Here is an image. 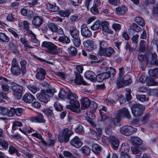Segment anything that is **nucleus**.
Returning a JSON list of instances; mask_svg holds the SVG:
<instances>
[{"mask_svg":"<svg viewBox=\"0 0 158 158\" xmlns=\"http://www.w3.org/2000/svg\"><path fill=\"white\" fill-rule=\"evenodd\" d=\"M42 46L46 49L47 52L51 54H57L62 52L61 48L51 42L44 41L42 43Z\"/></svg>","mask_w":158,"mask_h":158,"instance_id":"1","label":"nucleus"},{"mask_svg":"<svg viewBox=\"0 0 158 158\" xmlns=\"http://www.w3.org/2000/svg\"><path fill=\"white\" fill-rule=\"evenodd\" d=\"M132 82L131 78L128 75H126L123 78L118 77L117 81V85L118 88L124 87V85H129Z\"/></svg>","mask_w":158,"mask_h":158,"instance_id":"2","label":"nucleus"},{"mask_svg":"<svg viewBox=\"0 0 158 158\" xmlns=\"http://www.w3.org/2000/svg\"><path fill=\"white\" fill-rule=\"evenodd\" d=\"M145 109V106L141 104H135L131 107L132 114L135 117H139L141 116Z\"/></svg>","mask_w":158,"mask_h":158,"instance_id":"3","label":"nucleus"},{"mask_svg":"<svg viewBox=\"0 0 158 158\" xmlns=\"http://www.w3.org/2000/svg\"><path fill=\"white\" fill-rule=\"evenodd\" d=\"M62 135L58 137V140L61 143L67 142L69 140V138L73 132L68 128L63 129L61 131Z\"/></svg>","mask_w":158,"mask_h":158,"instance_id":"4","label":"nucleus"},{"mask_svg":"<svg viewBox=\"0 0 158 158\" xmlns=\"http://www.w3.org/2000/svg\"><path fill=\"white\" fill-rule=\"evenodd\" d=\"M11 85L12 90L15 97L18 99H20L22 96V93L23 89V87L14 82L12 83Z\"/></svg>","mask_w":158,"mask_h":158,"instance_id":"5","label":"nucleus"},{"mask_svg":"<svg viewBox=\"0 0 158 158\" xmlns=\"http://www.w3.org/2000/svg\"><path fill=\"white\" fill-rule=\"evenodd\" d=\"M70 105H67L66 107L70 109L72 111L79 113L80 112V104L79 102L77 100L69 101Z\"/></svg>","mask_w":158,"mask_h":158,"instance_id":"6","label":"nucleus"},{"mask_svg":"<svg viewBox=\"0 0 158 158\" xmlns=\"http://www.w3.org/2000/svg\"><path fill=\"white\" fill-rule=\"evenodd\" d=\"M120 131L122 134L126 136H129L136 132L137 129L132 126L126 125L121 127Z\"/></svg>","mask_w":158,"mask_h":158,"instance_id":"7","label":"nucleus"},{"mask_svg":"<svg viewBox=\"0 0 158 158\" xmlns=\"http://www.w3.org/2000/svg\"><path fill=\"white\" fill-rule=\"evenodd\" d=\"M11 71L12 73L15 76H18L21 73V69L19 66L17 60L14 58L12 61Z\"/></svg>","mask_w":158,"mask_h":158,"instance_id":"8","label":"nucleus"},{"mask_svg":"<svg viewBox=\"0 0 158 158\" xmlns=\"http://www.w3.org/2000/svg\"><path fill=\"white\" fill-rule=\"evenodd\" d=\"M36 97L40 101L44 103H47L49 101V98L48 95L46 94L44 90H42L41 92L38 93Z\"/></svg>","mask_w":158,"mask_h":158,"instance_id":"9","label":"nucleus"},{"mask_svg":"<svg viewBox=\"0 0 158 158\" xmlns=\"http://www.w3.org/2000/svg\"><path fill=\"white\" fill-rule=\"evenodd\" d=\"M29 120L32 123H45L46 122L43 114L40 113L38 114L36 116L31 117L29 118Z\"/></svg>","mask_w":158,"mask_h":158,"instance_id":"10","label":"nucleus"},{"mask_svg":"<svg viewBox=\"0 0 158 158\" xmlns=\"http://www.w3.org/2000/svg\"><path fill=\"white\" fill-rule=\"evenodd\" d=\"M14 110L13 108L10 109L3 106L0 107V114L4 115H7L9 117L13 116Z\"/></svg>","mask_w":158,"mask_h":158,"instance_id":"11","label":"nucleus"},{"mask_svg":"<svg viewBox=\"0 0 158 158\" xmlns=\"http://www.w3.org/2000/svg\"><path fill=\"white\" fill-rule=\"evenodd\" d=\"M81 28V34L83 37H89L92 35V32L85 24H83Z\"/></svg>","mask_w":158,"mask_h":158,"instance_id":"12","label":"nucleus"},{"mask_svg":"<svg viewBox=\"0 0 158 158\" xmlns=\"http://www.w3.org/2000/svg\"><path fill=\"white\" fill-rule=\"evenodd\" d=\"M115 52L114 49L111 47H109L105 49L102 52H100L98 55L105 57H110Z\"/></svg>","mask_w":158,"mask_h":158,"instance_id":"13","label":"nucleus"},{"mask_svg":"<svg viewBox=\"0 0 158 158\" xmlns=\"http://www.w3.org/2000/svg\"><path fill=\"white\" fill-rule=\"evenodd\" d=\"M107 43L104 40H99L95 45V48L98 49V54L100 52H102L105 49V48L107 47Z\"/></svg>","mask_w":158,"mask_h":158,"instance_id":"14","label":"nucleus"},{"mask_svg":"<svg viewBox=\"0 0 158 158\" xmlns=\"http://www.w3.org/2000/svg\"><path fill=\"white\" fill-rule=\"evenodd\" d=\"M9 81L6 78L0 76V83H1V87L2 90L4 92H8L9 90V87L8 84L6 83Z\"/></svg>","mask_w":158,"mask_h":158,"instance_id":"15","label":"nucleus"},{"mask_svg":"<svg viewBox=\"0 0 158 158\" xmlns=\"http://www.w3.org/2000/svg\"><path fill=\"white\" fill-rule=\"evenodd\" d=\"M94 41L92 40H87L83 42L85 48L89 51L93 50L94 48Z\"/></svg>","mask_w":158,"mask_h":158,"instance_id":"16","label":"nucleus"},{"mask_svg":"<svg viewBox=\"0 0 158 158\" xmlns=\"http://www.w3.org/2000/svg\"><path fill=\"white\" fill-rule=\"evenodd\" d=\"M109 141L112 148L114 150H117L119 145V142L118 139L113 135L110 136Z\"/></svg>","mask_w":158,"mask_h":158,"instance_id":"17","label":"nucleus"},{"mask_svg":"<svg viewBox=\"0 0 158 158\" xmlns=\"http://www.w3.org/2000/svg\"><path fill=\"white\" fill-rule=\"evenodd\" d=\"M75 78L73 80L74 82L77 85H86V82L84 81L80 74L77 72H75Z\"/></svg>","mask_w":158,"mask_h":158,"instance_id":"18","label":"nucleus"},{"mask_svg":"<svg viewBox=\"0 0 158 158\" xmlns=\"http://www.w3.org/2000/svg\"><path fill=\"white\" fill-rule=\"evenodd\" d=\"M70 143L72 145L77 148H80L82 145V142L78 137L77 136L74 137L71 140Z\"/></svg>","mask_w":158,"mask_h":158,"instance_id":"19","label":"nucleus"},{"mask_svg":"<svg viewBox=\"0 0 158 158\" xmlns=\"http://www.w3.org/2000/svg\"><path fill=\"white\" fill-rule=\"evenodd\" d=\"M46 74V71L43 69L39 68L37 69L35 77L37 79L43 80L45 78Z\"/></svg>","mask_w":158,"mask_h":158,"instance_id":"20","label":"nucleus"},{"mask_svg":"<svg viewBox=\"0 0 158 158\" xmlns=\"http://www.w3.org/2000/svg\"><path fill=\"white\" fill-rule=\"evenodd\" d=\"M117 116L118 117L125 116L130 118L131 115L128 110L126 108H122L119 109L117 113Z\"/></svg>","mask_w":158,"mask_h":158,"instance_id":"21","label":"nucleus"},{"mask_svg":"<svg viewBox=\"0 0 158 158\" xmlns=\"http://www.w3.org/2000/svg\"><path fill=\"white\" fill-rule=\"evenodd\" d=\"M35 99V97L31 94H26L23 96L22 100L25 103H31Z\"/></svg>","mask_w":158,"mask_h":158,"instance_id":"22","label":"nucleus"},{"mask_svg":"<svg viewBox=\"0 0 158 158\" xmlns=\"http://www.w3.org/2000/svg\"><path fill=\"white\" fill-rule=\"evenodd\" d=\"M109 23L106 21H104L101 23V25L102 27V30L104 32L111 34H113V31L109 29Z\"/></svg>","mask_w":158,"mask_h":158,"instance_id":"23","label":"nucleus"},{"mask_svg":"<svg viewBox=\"0 0 158 158\" xmlns=\"http://www.w3.org/2000/svg\"><path fill=\"white\" fill-rule=\"evenodd\" d=\"M43 22V19L41 17L35 16L32 20V23L35 27H39L42 25Z\"/></svg>","mask_w":158,"mask_h":158,"instance_id":"24","label":"nucleus"},{"mask_svg":"<svg viewBox=\"0 0 158 158\" xmlns=\"http://www.w3.org/2000/svg\"><path fill=\"white\" fill-rule=\"evenodd\" d=\"M81 109L82 110H85L89 107L91 101L87 97H85L81 99Z\"/></svg>","mask_w":158,"mask_h":158,"instance_id":"25","label":"nucleus"},{"mask_svg":"<svg viewBox=\"0 0 158 158\" xmlns=\"http://www.w3.org/2000/svg\"><path fill=\"white\" fill-rule=\"evenodd\" d=\"M131 141L135 146L137 147L142 145L143 143V141L140 138L136 137H131Z\"/></svg>","mask_w":158,"mask_h":158,"instance_id":"26","label":"nucleus"},{"mask_svg":"<svg viewBox=\"0 0 158 158\" xmlns=\"http://www.w3.org/2000/svg\"><path fill=\"white\" fill-rule=\"evenodd\" d=\"M96 75L94 72L91 71H86L85 74L86 78L90 80L91 81H94L96 80Z\"/></svg>","mask_w":158,"mask_h":158,"instance_id":"27","label":"nucleus"},{"mask_svg":"<svg viewBox=\"0 0 158 158\" xmlns=\"http://www.w3.org/2000/svg\"><path fill=\"white\" fill-rule=\"evenodd\" d=\"M70 33L72 37L73 38H79V31L75 27H71L69 30Z\"/></svg>","mask_w":158,"mask_h":158,"instance_id":"28","label":"nucleus"},{"mask_svg":"<svg viewBox=\"0 0 158 158\" xmlns=\"http://www.w3.org/2000/svg\"><path fill=\"white\" fill-rule=\"evenodd\" d=\"M116 13L119 15L125 14L127 11V8L124 6L117 7L115 8Z\"/></svg>","mask_w":158,"mask_h":158,"instance_id":"29","label":"nucleus"},{"mask_svg":"<svg viewBox=\"0 0 158 158\" xmlns=\"http://www.w3.org/2000/svg\"><path fill=\"white\" fill-rule=\"evenodd\" d=\"M43 112L48 117H50L51 120L54 121L55 120L54 114L52 110L49 108H47L43 110Z\"/></svg>","mask_w":158,"mask_h":158,"instance_id":"30","label":"nucleus"},{"mask_svg":"<svg viewBox=\"0 0 158 158\" xmlns=\"http://www.w3.org/2000/svg\"><path fill=\"white\" fill-rule=\"evenodd\" d=\"M21 69L22 74L24 75L26 72V68L27 63L25 59L22 60L20 62Z\"/></svg>","mask_w":158,"mask_h":158,"instance_id":"31","label":"nucleus"},{"mask_svg":"<svg viewBox=\"0 0 158 158\" xmlns=\"http://www.w3.org/2000/svg\"><path fill=\"white\" fill-rule=\"evenodd\" d=\"M19 27H22L25 31H27L30 28L29 23L26 20H24L21 23H19Z\"/></svg>","mask_w":158,"mask_h":158,"instance_id":"32","label":"nucleus"},{"mask_svg":"<svg viewBox=\"0 0 158 158\" xmlns=\"http://www.w3.org/2000/svg\"><path fill=\"white\" fill-rule=\"evenodd\" d=\"M150 63L152 65H158V60L157 59V56L156 53H154L152 54Z\"/></svg>","mask_w":158,"mask_h":158,"instance_id":"33","label":"nucleus"},{"mask_svg":"<svg viewBox=\"0 0 158 158\" xmlns=\"http://www.w3.org/2000/svg\"><path fill=\"white\" fill-rule=\"evenodd\" d=\"M92 151L96 154H100L101 152V147L99 144H94L92 146Z\"/></svg>","mask_w":158,"mask_h":158,"instance_id":"34","label":"nucleus"},{"mask_svg":"<svg viewBox=\"0 0 158 158\" xmlns=\"http://www.w3.org/2000/svg\"><path fill=\"white\" fill-rule=\"evenodd\" d=\"M130 150V147L128 144L126 143H123L121 146L120 150L121 153L122 152L126 153L128 152Z\"/></svg>","mask_w":158,"mask_h":158,"instance_id":"35","label":"nucleus"},{"mask_svg":"<svg viewBox=\"0 0 158 158\" xmlns=\"http://www.w3.org/2000/svg\"><path fill=\"white\" fill-rule=\"evenodd\" d=\"M69 55L71 56H74L77 54V49L73 46H70L68 48Z\"/></svg>","mask_w":158,"mask_h":158,"instance_id":"36","label":"nucleus"},{"mask_svg":"<svg viewBox=\"0 0 158 158\" xmlns=\"http://www.w3.org/2000/svg\"><path fill=\"white\" fill-rule=\"evenodd\" d=\"M46 6L49 10L52 12H57L59 10V8L58 6H54L50 3L47 4Z\"/></svg>","mask_w":158,"mask_h":158,"instance_id":"37","label":"nucleus"},{"mask_svg":"<svg viewBox=\"0 0 158 158\" xmlns=\"http://www.w3.org/2000/svg\"><path fill=\"white\" fill-rule=\"evenodd\" d=\"M148 73L150 77H158V69H150L149 70Z\"/></svg>","mask_w":158,"mask_h":158,"instance_id":"38","label":"nucleus"},{"mask_svg":"<svg viewBox=\"0 0 158 158\" xmlns=\"http://www.w3.org/2000/svg\"><path fill=\"white\" fill-rule=\"evenodd\" d=\"M71 13L70 9H68L65 10H62L59 12V14L62 17H68Z\"/></svg>","mask_w":158,"mask_h":158,"instance_id":"39","label":"nucleus"},{"mask_svg":"<svg viewBox=\"0 0 158 158\" xmlns=\"http://www.w3.org/2000/svg\"><path fill=\"white\" fill-rule=\"evenodd\" d=\"M107 110V108L104 106L99 110V113L101 115L102 120H105L107 118V116L105 113L102 112V111L106 112Z\"/></svg>","mask_w":158,"mask_h":158,"instance_id":"40","label":"nucleus"},{"mask_svg":"<svg viewBox=\"0 0 158 158\" xmlns=\"http://www.w3.org/2000/svg\"><path fill=\"white\" fill-rule=\"evenodd\" d=\"M58 40L63 43L69 44L70 42L69 39L67 36L63 35L58 38Z\"/></svg>","mask_w":158,"mask_h":158,"instance_id":"41","label":"nucleus"},{"mask_svg":"<svg viewBox=\"0 0 158 158\" xmlns=\"http://www.w3.org/2000/svg\"><path fill=\"white\" fill-rule=\"evenodd\" d=\"M146 42L144 40H141L140 41L139 45V51L141 52H144L146 50Z\"/></svg>","mask_w":158,"mask_h":158,"instance_id":"42","label":"nucleus"},{"mask_svg":"<svg viewBox=\"0 0 158 158\" xmlns=\"http://www.w3.org/2000/svg\"><path fill=\"white\" fill-rule=\"evenodd\" d=\"M136 23L142 27L145 26V23L144 19L140 17H137L135 19Z\"/></svg>","mask_w":158,"mask_h":158,"instance_id":"43","label":"nucleus"},{"mask_svg":"<svg viewBox=\"0 0 158 158\" xmlns=\"http://www.w3.org/2000/svg\"><path fill=\"white\" fill-rule=\"evenodd\" d=\"M20 41L22 44L23 45L24 47H25L26 49L28 48H33V47L29 45L28 44V41H27L24 37H21L20 38Z\"/></svg>","mask_w":158,"mask_h":158,"instance_id":"44","label":"nucleus"},{"mask_svg":"<svg viewBox=\"0 0 158 158\" xmlns=\"http://www.w3.org/2000/svg\"><path fill=\"white\" fill-rule=\"evenodd\" d=\"M67 98L69 100V101L76 100L78 98V97L77 94L71 92L68 94Z\"/></svg>","mask_w":158,"mask_h":158,"instance_id":"45","label":"nucleus"},{"mask_svg":"<svg viewBox=\"0 0 158 158\" xmlns=\"http://www.w3.org/2000/svg\"><path fill=\"white\" fill-rule=\"evenodd\" d=\"M0 145L3 149L6 150L9 146L8 142L6 140H3L0 138Z\"/></svg>","mask_w":158,"mask_h":158,"instance_id":"46","label":"nucleus"},{"mask_svg":"<svg viewBox=\"0 0 158 158\" xmlns=\"http://www.w3.org/2000/svg\"><path fill=\"white\" fill-rule=\"evenodd\" d=\"M0 40L5 42H8L10 40V38L5 33H0Z\"/></svg>","mask_w":158,"mask_h":158,"instance_id":"47","label":"nucleus"},{"mask_svg":"<svg viewBox=\"0 0 158 158\" xmlns=\"http://www.w3.org/2000/svg\"><path fill=\"white\" fill-rule=\"evenodd\" d=\"M136 96L137 100L142 102L148 100V98L144 95H136Z\"/></svg>","mask_w":158,"mask_h":158,"instance_id":"48","label":"nucleus"},{"mask_svg":"<svg viewBox=\"0 0 158 158\" xmlns=\"http://www.w3.org/2000/svg\"><path fill=\"white\" fill-rule=\"evenodd\" d=\"M57 26L53 23H49L48 27L49 29L52 32H55L57 31Z\"/></svg>","mask_w":158,"mask_h":158,"instance_id":"49","label":"nucleus"},{"mask_svg":"<svg viewBox=\"0 0 158 158\" xmlns=\"http://www.w3.org/2000/svg\"><path fill=\"white\" fill-rule=\"evenodd\" d=\"M81 150L82 152L87 156H89L90 153V149L88 147L85 146L82 147Z\"/></svg>","mask_w":158,"mask_h":158,"instance_id":"50","label":"nucleus"},{"mask_svg":"<svg viewBox=\"0 0 158 158\" xmlns=\"http://www.w3.org/2000/svg\"><path fill=\"white\" fill-rule=\"evenodd\" d=\"M101 26V23L99 21L96 22L91 27V28L93 30H96L98 29Z\"/></svg>","mask_w":158,"mask_h":158,"instance_id":"51","label":"nucleus"},{"mask_svg":"<svg viewBox=\"0 0 158 158\" xmlns=\"http://www.w3.org/2000/svg\"><path fill=\"white\" fill-rule=\"evenodd\" d=\"M67 93L65 92L64 89H61L60 90L58 94L59 98H64L65 97H67Z\"/></svg>","mask_w":158,"mask_h":158,"instance_id":"52","label":"nucleus"},{"mask_svg":"<svg viewBox=\"0 0 158 158\" xmlns=\"http://www.w3.org/2000/svg\"><path fill=\"white\" fill-rule=\"evenodd\" d=\"M14 110V113L13 114V116L15 114L18 116H20L22 114L23 111V110L21 108H16L15 109L13 108Z\"/></svg>","mask_w":158,"mask_h":158,"instance_id":"53","label":"nucleus"},{"mask_svg":"<svg viewBox=\"0 0 158 158\" xmlns=\"http://www.w3.org/2000/svg\"><path fill=\"white\" fill-rule=\"evenodd\" d=\"M32 135L34 137L40 139V141L43 144H45L46 143L45 141L43 139L42 136L40 134L38 133H35L33 134Z\"/></svg>","mask_w":158,"mask_h":158,"instance_id":"54","label":"nucleus"},{"mask_svg":"<svg viewBox=\"0 0 158 158\" xmlns=\"http://www.w3.org/2000/svg\"><path fill=\"white\" fill-rule=\"evenodd\" d=\"M27 88L33 94H35L37 91L38 88L34 85H29Z\"/></svg>","mask_w":158,"mask_h":158,"instance_id":"55","label":"nucleus"},{"mask_svg":"<svg viewBox=\"0 0 158 158\" xmlns=\"http://www.w3.org/2000/svg\"><path fill=\"white\" fill-rule=\"evenodd\" d=\"M54 106L56 110L61 111L63 110L62 106L59 102H55L54 104Z\"/></svg>","mask_w":158,"mask_h":158,"instance_id":"56","label":"nucleus"},{"mask_svg":"<svg viewBox=\"0 0 158 158\" xmlns=\"http://www.w3.org/2000/svg\"><path fill=\"white\" fill-rule=\"evenodd\" d=\"M74 45L76 47H79L81 44L80 38H73V40Z\"/></svg>","mask_w":158,"mask_h":158,"instance_id":"57","label":"nucleus"},{"mask_svg":"<svg viewBox=\"0 0 158 158\" xmlns=\"http://www.w3.org/2000/svg\"><path fill=\"white\" fill-rule=\"evenodd\" d=\"M75 130L76 132L79 134H82L84 132L83 126L81 124H79Z\"/></svg>","mask_w":158,"mask_h":158,"instance_id":"58","label":"nucleus"},{"mask_svg":"<svg viewBox=\"0 0 158 158\" xmlns=\"http://www.w3.org/2000/svg\"><path fill=\"white\" fill-rule=\"evenodd\" d=\"M112 28L116 32L119 31L121 28V25L118 23H114L112 25Z\"/></svg>","mask_w":158,"mask_h":158,"instance_id":"59","label":"nucleus"},{"mask_svg":"<svg viewBox=\"0 0 158 158\" xmlns=\"http://www.w3.org/2000/svg\"><path fill=\"white\" fill-rule=\"evenodd\" d=\"M106 71L110 74V77L111 75L113 76L115 74V69L111 67L107 68Z\"/></svg>","mask_w":158,"mask_h":158,"instance_id":"60","label":"nucleus"},{"mask_svg":"<svg viewBox=\"0 0 158 158\" xmlns=\"http://www.w3.org/2000/svg\"><path fill=\"white\" fill-rule=\"evenodd\" d=\"M148 84L149 86L157 85H158V82H155L153 79L150 77L148 81Z\"/></svg>","mask_w":158,"mask_h":158,"instance_id":"61","label":"nucleus"},{"mask_svg":"<svg viewBox=\"0 0 158 158\" xmlns=\"http://www.w3.org/2000/svg\"><path fill=\"white\" fill-rule=\"evenodd\" d=\"M121 117H118L117 115V117L112 119V123L116 126L117 125V124L120 122Z\"/></svg>","mask_w":158,"mask_h":158,"instance_id":"62","label":"nucleus"},{"mask_svg":"<svg viewBox=\"0 0 158 158\" xmlns=\"http://www.w3.org/2000/svg\"><path fill=\"white\" fill-rule=\"evenodd\" d=\"M17 149L13 146H10L9 148L8 152L10 154L12 155L15 153Z\"/></svg>","mask_w":158,"mask_h":158,"instance_id":"63","label":"nucleus"},{"mask_svg":"<svg viewBox=\"0 0 158 158\" xmlns=\"http://www.w3.org/2000/svg\"><path fill=\"white\" fill-rule=\"evenodd\" d=\"M150 117V114H146L142 118L141 120V122L143 124H145L146 123L149 117Z\"/></svg>","mask_w":158,"mask_h":158,"instance_id":"64","label":"nucleus"}]
</instances>
